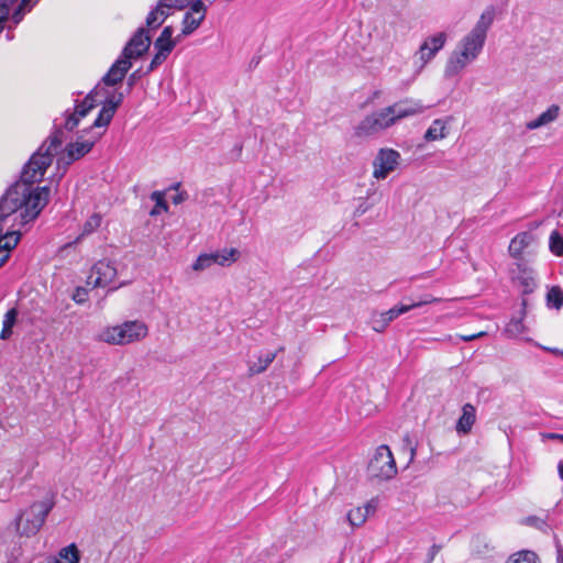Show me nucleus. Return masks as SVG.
I'll use <instances>...</instances> for the list:
<instances>
[{
	"label": "nucleus",
	"instance_id": "f257e3e1",
	"mask_svg": "<svg viewBox=\"0 0 563 563\" xmlns=\"http://www.w3.org/2000/svg\"><path fill=\"white\" fill-rule=\"evenodd\" d=\"M63 129L54 126V131L24 165L20 179L12 184L0 198V232L3 222L13 218V227L23 228L33 222L49 201L48 186L35 187L42 180L46 169L53 162L54 154L63 143Z\"/></svg>",
	"mask_w": 563,
	"mask_h": 563
},
{
	"label": "nucleus",
	"instance_id": "f03ea898",
	"mask_svg": "<svg viewBox=\"0 0 563 563\" xmlns=\"http://www.w3.org/2000/svg\"><path fill=\"white\" fill-rule=\"evenodd\" d=\"M494 18L495 9L490 5L481 14L471 32L461 40L459 49L452 53L445 66L444 74L446 77L459 75L470 63L476 59L484 47L487 31L493 24Z\"/></svg>",
	"mask_w": 563,
	"mask_h": 563
},
{
	"label": "nucleus",
	"instance_id": "7ed1b4c3",
	"mask_svg": "<svg viewBox=\"0 0 563 563\" xmlns=\"http://www.w3.org/2000/svg\"><path fill=\"white\" fill-rule=\"evenodd\" d=\"M151 45V36L144 27H139L125 44L119 58L112 64L108 73L102 77V82L108 86L121 84L132 67L131 59H136L145 54Z\"/></svg>",
	"mask_w": 563,
	"mask_h": 563
},
{
	"label": "nucleus",
	"instance_id": "20e7f679",
	"mask_svg": "<svg viewBox=\"0 0 563 563\" xmlns=\"http://www.w3.org/2000/svg\"><path fill=\"white\" fill-rule=\"evenodd\" d=\"M54 506L55 501L51 497L42 501H35L27 509L21 510L14 519L16 533L24 537L36 534Z\"/></svg>",
	"mask_w": 563,
	"mask_h": 563
},
{
	"label": "nucleus",
	"instance_id": "39448f33",
	"mask_svg": "<svg viewBox=\"0 0 563 563\" xmlns=\"http://www.w3.org/2000/svg\"><path fill=\"white\" fill-rule=\"evenodd\" d=\"M147 332L143 321L132 320L106 328L98 334V340L112 345H126L144 339Z\"/></svg>",
	"mask_w": 563,
	"mask_h": 563
},
{
	"label": "nucleus",
	"instance_id": "423d86ee",
	"mask_svg": "<svg viewBox=\"0 0 563 563\" xmlns=\"http://www.w3.org/2000/svg\"><path fill=\"white\" fill-rule=\"evenodd\" d=\"M104 131V129L102 132L97 131V129H91V125L88 129L80 131L77 141L67 144L65 151L58 157V166L64 165L67 167L75 161L88 154L92 150L93 145L101 139Z\"/></svg>",
	"mask_w": 563,
	"mask_h": 563
},
{
	"label": "nucleus",
	"instance_id": "0eeeda50",
	"mask_svg": "<svg viewBox=\"0 0 563 563\" xmlns=\"http://www.w3.org/2000/svg\"><path fill=\"white\" fill-rule=\"evenodd\" d=\"M100 85V93L104 99L101 101L102 108L100 109L98 117L91 124V129H104L110 124L113 119L118 108L121 106L124 99V95L118 90L108 89V85L102 82V79L99 81Z\"/></svg>",
	"mask_w": 563,
	"mask_h": 563
},
{
	"label": "nucleus",
	"instance_id": "6e6552de",
	"mask_svg": "<svg viewBox=\"0 0 563 563\" xmlns=\"http://www.w3.org/2000/svg\"><path fill=\"white\" fill-rule=\"evenodd\" d=\"M367 473L371 478L378 481H388L397 474L394 455L387 445L383 444L376 449L368 463Z\"/></svg>",
	"mask_w": 563,
	"mask_h": 563
},
{
	"label": "nucleus",
	"instance_id": "1a4fd4ad",
	"mask_svg": "<svg viewBox=\"0 0 563 563\" xmlns=\"http://www.w3.org/2000/svg\"><path fill=\"white\" fill-rule=\"evenodd\" d=\"M395 124L388 107L365 117L355 128V135L363 137L379 133Z\"/></svg>",
	"mask_w": 563,
	"mask_h": 563
},
{
	"label": "nucleus",
	"instance_id": "9d476101",
	"mask_svg": "<svg viewBox=\"0 0 563 563\" xmlns=\"http://www.w3.org/2000/svg\"><path fill=\"white\" fill-rule=\"evenodd\" d=\"M238 255L239 252L235 249H224L213 253H203L197 257L191 267L196 272H201L214 264L224 266L235 262L238 260Z\"/></svg>",
	"mask_w": 563,
	"mask_h": 563
},
{
	"label": "nucleus",
	"instance_id": "9b49d317",
	"mask_svg": "<svg viewBox=\"0 0 563 563\" xmlns=\"http://www.w3.org/2000/svg\"><path fill=\"white\" fill-rule=\"evenodd\" d=\"M400 154L393 148H380L377 153L373 166V176L376 179H385L399 164Z\"/></svg>",
	"mask_w": 563,
	"mask_h": 563
},
{
	"label": "nucleus",
	"instance_id": "f8f14e48",
	"mask_svg": "<svg viewBox=\"0 0 563 563\" xmlns=\"http://www.w3.org/2000/svg\"><path fill=\"white\" fill-rule=\"evenodd\" d=\"M189 9L186 11L183 18L181 35L188 36L192 34L203 22L207 13V7L202 0H194L188 5Z\"/></svg>",
	"mask_w": 563,
	"mask_h": 563
},
{
	"label": "nucleus",
	"instance_id": "ddd939ff",
	"mask_svg": "<svg viewBox=\"0 0 563 563\" xmlns=\"http://www.w3.org/2000/svg\"><path fill=\"white\" fill-rule=\"evenodd\" d=\"M117 276V268L109 261H99L92 268L89 276L88 284H92L95 287H106Z\"/></svg>",
	"mask_w": 563,
	"mask_h": 563
},
{
	"label": "nucleus",
	"instance_id": "4468645a",
	"mask_svg": "<svg viewBox=\"0 0 563 563\" xmlns=\"http://www.w3.org/2000/svg\"><path fill=\"white\" fill-rule=\"evenodd\" d=\"M388 109L396 123L401 119L422 113L426 107L418 100L405 99L388 106Z\"/></svg>",
	"mask_w": 563,
	"mask_h": 563
},
{
	"label": "nucleus",
	"instance_id": "2eb2a0df",
	"mask_svg": "<svg viewBox=\"0 0 563 563\" xmlns=\"http://www.w3.org/2000/svg\"><path fill=\"white\" fill-rule=\"evenodd\" d=\"M446 42V34L440 32L435 35L428 37L419 48V57L422 62V66L431 60L435 54L442 49Z\"/></svg>",
	"mask_w": 563,
	"mask_h": 563
},
{
	"label": "nucleus",
	"instance_id": "dca6fc26",
	"mask_svg": "<svg viewBox=\"0 0 563 563\" xmlns=\"http://www.w3.org/2000/svg\"><path fill=\"white\" fill-rule=\"evenodd\" d=\"M438 301L437 298L430 296V295H426L423 296V298L419 301H412L410 303H400V305H396L395 307L390 308L389 310L380 313V318L384 319L388 324L395 320L396 318H398L399 316L415 309V308H418V307H422L424 305H428V303H432V302H435Z\"/></svg>",
	"mask_w": 563,
	"mask_h": 563
},
{
	"label": "nucleus",
	"instance_id": "f3484780",
	"mask_svg": "<svg viewBox=\"0 0 563 563\" xmlns=\"http://www.w3.org/2000/svg\"><path fill=\"white\" fill-rule=\"evenodd\" d=\"M176 45L177 42H168L163 41L162 38H156L154 42V49L156 51V53L153 56L146 73H151L158 66H161L167 59V57L173 52Z\"/></svg>",
	"mask_w": 563,
	"mask_h": 563
},
{
	"label": "nucleus",
	"instance_id": "a211bd4d",
	"mask_svg": "<svg viewBox=\"0 0 563 563\" xmlns=\"http://www.w3.org/2000/svg\"><path fill=\"white\" fill-rule=\"evenodd\" d=\"M536 241L534 235L531 232L525 231L518 233L510 241L508 252L514 258H521L523 251L529 247Z\"/></svg>",
	"mask_w": 563,
	"mask_h": 563
},
{
	"label": "nucleus",
	"instance_id": "6ab92c4d",
	"mask_svg": "<svg viewBox=\"0 0 563 563\" xmlns=\"http://www.w3.org/2000/svg\"><path fill=\"white\" fill-rule=\"evenodd\" d=\"M173 10L165 7V2L157 1V4L148 12L145 23L150 29L159 27L165 20L173 14Z\"/></svg>",
	"mask_w": 563,
	"mask_h": 563
},
{
	"label": "nucleus",
	"instance_id": "aec40b11",
	"mask_svg": "<svg viewBox=\"0 0 563 563\" xmlns=\"http://www.w3.org/2000/svg\"><path fill=\"white\" fill-rule=\"evenodd\" d=\"M516 266L518 269V274L516 275L515 279L523 288V294H531L537 287L533 271L529 268L526 264L520 262L517 263Z\"/></svg>",
	"mask_w": 563,
	"mask_h": 563
},
{
	"label": "nucleus",
	"instance_id": "412c9836",
	"mask_svg": "<svg viewBox=\"0 0 563 563\" xmlns=\"http://www.w3.org/2000/svg\"><path fill=\"white\" fill-rule=\"evenodd\" d=\"M21 239V232L11 231L0 235V267L7 262L10 251L16 246Z\"/></svg>",
	"mask_w": 563,
	"mask_h": 563
},
{
	"label": "nucleus",
	"instance_id": "4be33fe9",
	"mask_svg": "<svg viewBox=\"0 0 563 563\" xmlns=\"http://www.w3.org/2000/svg\"><path fill=\"white\" fill-rule=\"evenodd\" d=\"M476 420V409L472 404H465L462 408V415L456 423V431L466 434L472 430Z\"/></svg>",
	"mask_w": 563,
	"mask_h": 563
},
{
	"label": "nucleus",
	"instance_id": "5701e85b",
	"mask_svg": "<svg viewBox=\"0 0 563 563\" xmlns=\"http://www.w3.org/2000/svg\"><path fill=\"white\" fill-rule=\"evenodd\" d=\"M100 89V85H97L82 101H76L75 112L79 117L85 118L97 106Z\"/></svg>",
	"mask_w": 563,
	"mask_h": 563
},
{
	"label": "nucleus",
	"instance_id": "b1692460",
	"mask_svg": "<svg viewBox=\"0 0 563 563\" xmlns=\"http://www.w3.org/2000/svg\"><path fill=\"white\" fill-rule=\"evenodd\" d=\"M560 113V107L556 104H552L544 112H542L537 119L529 121L527 123L528 130H536L543 125H547L553 121H555Z\"/></svg>",
	"mask_w": 563,
	"mask_h": 563
},
{
	"label": "nucleus",
	"instance_id": "393cba45",
	"mask_svg": "<svg viewBox=\"0 0 563 563\" xmlns=\"http://www.w3.org/2000/svg\"><path fill=\"white\" fill-rule=\"evenodd\" d=\"M284 351V347L280 346L276 352H268L266 354H260L257 356L256 362H253L249 366L250 375H257L267 369V367L274 362L277 356V353Z\"/></svg>",
	"mask_w": 563,
	"mask_h": 563
},
{
	"label": "nucleus",
	"instance_id": "a878e982",
	"mask_svg": "<svg viewBox=\"0 0 563 563\" xmlns=\"http://www.w3.org/2000/svg\"><path fill=\"white\" fill-rule=\"evenodd\" d=\"M446 123L448 122L442 119L434 120L430 128L426 131L424 140L430 142L444 139L448 134Z\"/></svg>",
	"mask_w": 563,
	"mask_h": 563
},
{
	"label": "nucleus",
	"instance_id": "bb28decb",
	"mask_svg": "<svg viewBox=\"0 0 563 563\" xmlns=\"http://www.w3.org/2000/svg\"><path fill=\"white\" fill-rule=\"evenodd\" d=\"M18 318V310L12 308L7 311L3 319L2 331L0 333L1 340H8L12 335V328L14 327Z\"/></svg>",
	"mask_w": 563,
	"mask_h": 563
},
{
	"label": "nucleus",
	"instance_id": "cd10ccee",
	"mask_svg": "<svg viewBox=\"0 0 563 563\" xmlns=\"http://www.w3.org/2000/svg\"><path fill=\"white\" fill-rule=\"evenodd\" d=\"M151 200L155 202L154 208L150 211L151 217H156L161 214L162 212H167L169 207L165 200V192L164 191H153L150 196Z\"/></svg>",
	"mask_w": 563,
	"mask_h": 563
},
{
	"label": "nucleus",
	"instance_id": "c85d7f7f",
	"mask_svg": "<svg viewBox=\"0 0 563 563\" xmlns=\"http://www.w3.org/2000/svg\"><path fill=\"white\" fill-rule=\"evenodd\" d=\"M372 507L368 505L365 509L362 508H355L347 512V520L352 527H360L363 525L367 518V515L369 514V510Z\"/></svg>",
	"mask_w": 563,
	"mask_h": 563
},
{
	"label": "nucleus",
	"instance_id": "c756f323",
	"mask_svg": "<svg viewBox=\"0 0 563 563\" xmlns=\"http://www.w3.org/2000/svg\"><path fill=\"white\" fill-rule=\"evenodd\" d=\"M38 0H21L19 5L16 7V9L13 11L12 13V22L16 25L19 24L26 12L31 11V9L33 8V5L37 2Z\"/></svg>",
	"mask_w": 563,
	"mask_h": 563
},
{
	"label": "nucleus",
	"instance_id": "7c9ffc66",
	"mask_svg": "<svg viewBox=\"0 0 563 563\" xmlns=\"http://www.w3.org/2000/svg\"><path fill=\"white\" fill-rule=\"evenodd\" d=\"M38 0H21L19 5L16 7V9L13 11L12 13V22L16 25L19 24L26 12L31 11V9L33 8V5L37 2Z\"/></svg>",
	"mask_w": 563,
	"mask_h": 563
},
{
	"label": "nucleus",
	"instance_id": "2f4dec72",
	"mask_svg": "<svg viewBox=\"0 0 563 563\" xmlns=\"http://www.w3.org/2000/svg\"><path fill=\"white\" fill-rule=\"evenodd\" d=\"M549 249L556 256H563V235L554 230L549 238Z\"/></svg>",
	"mask_w": 563,
	"mask_h": 563
},
{
	"label": "nucleus",
	"instance_id": "473e14b6",
	"mask_svg": "<svg viewBox=\"0 0 563 563\" xmlns=\"http://www.w3.org/2000/svg\"><path fill=\"white\" fill-rule=\"evenodd\" d=\"M547 299H548V303L550 306L554 307L555 309L562 308L563 307V290L558 286L552 287L547 295Z\"/></svg>",
	"mask_w": 563,
	"mask_h": 563
},
{
	"label": "nucleus",
	"instance_id": "72a5a7b5",
	"mask_svg": "<svg viewBox=\"0 0 563 563\" xmlns=\"http://www.w3.org/2000/svg\"><path fill=\"white\" fill-rule=\"evenodd\" d=\"M507 563H538V558L531 551H521L510 556Z\"/></svg>",
	"mask_w": 563,
	"mask_h": 563
},
{
	"label": "nucleus",
	"instance_id": "f704fd0d",
	"mask_svg": "<svg viewBox=\"0 0 563 563\" xmlns=\"http://www.w3.org/2000/svg\"><path fill=\"white\" fill-rule=\"evenodd\" d=\"M523 523L527 526L533 527V528H536L542 532H545V533L549 530H551L550 523L545 519L537 517V516H529V517L525 518Z\"/></svg>",
	"mask_w": 563,
	"mask_h": 563
},
{
	"label": "nucleus",
	"instance_id": "c9c22d12",
	"mask_svg": "<svg viewBox=\"0 0 563 563\" xmlns=\"http://www.w3.org/2000/svg\"><path fill=\"white\" fill-rule=\"evenodd\" d=\"M101 216L98 213H93L84 224V233L90 234L96 231L101 225Z\"/></svg>",
	"mask_w": 563,
	"mask_h": 563
},
{
	"label": "nucleus",
	"instance_id": "e433bc0d",
	"mask_svg": "<svg viewBox=\"0 0 563 563\" xmlns=\"http://www.w3.org/2000/svg\"><path fill=\"white\" fill-rule=\"evenodd\" d=\"M18 0H0V32L3 29V22L9 16L11 7Z\"/></svg>",
	"mask_w": 563,
	"mask_h": 563
},
{
	"label": "nucleus",
	"instance_id": "4c0bfd02",
	"mask_svg": "<svg viewBox=\"0 0 563 563\" xmlns=\"http://www.w3.org/2000/svg\"><path fill=\"white\" fill-rule=\"evenodd\" d=\"M523 329H525V327H523V323H522L521 319H511L507 323L505 331L509 335H518V334L523 332Z\"/></svg>",
	"mask_w": 563,
	"mask_h": 563
},
{
	"label": "nucleus",
	"instance_id": "58836bf2",
	"mask_svg": "<svg viewBox=\"0 0 563 563\" xmlns=\"http://www.w3.org/2000/svg\"><path fill=\"white\" fill-rule=\"evenodd\" d=\"M81 119L82 118L79 117L76 112H74L73 114H68L64 123V129H66L67 131H73L75 128L78 126Z\"/></svg>",
	"mask_w": 563,
	"mask_h": 563
},
{
	"label": "nucleus",
	"instance_id": "ea45409f",
	"mask_svg": "<svg viewBox=\"0 0 563 563\" xmlns=\"http://www.w3.org/2000/svg\"><path fill=\"white\" fill-rule=\"evenodd\" d=\"M173 33H174L173 26L167 25L163 29L162 33L159 34V36L157 38H162L163 41H168V42H177V40H173Z\"/></svg>",
	"mask_w": 563,
	"mask_h": 563
},
{
	"label": "nucleus",
	"instance_id": "a19ab883",
	"mask_svg": "<svg viewBox=\"0 0 563 563\" xmlns=\"http://www.w3.org/2000/svg\"><path fill=\"white\" fill-rule=\"evenodd\" d=\"M73 299L77 302V303H82L86 301L87 299V290L85 288H81V287H78L75 291V294L73 295Z\"/></svg>",
	"mask_w": 563,
	"mask_h": 563
},
{
	"label": "nucleus",
	"instance_id": "79ce46f5",
	"mask_svg": "<svg viewBox=\"0 0 563 563\" xmlns=\"http://www.w3.org/2000/svg\"><path fill=\"white\" fill-rule=\"evenodd\" d=\"M441 550V545L439 544H433L430 549H429V552L427 554V560H426V563H432L435 555L440 552Z\"/></svg>",
	"mask_w": 563,
	"mask_h": 563
},
{
	"label": "nucleus",
	"instance_id": "37998d69",
	"mask_svg": "<svg viewBox=\"0 0 563 563\" xmlns=\"http://www.w3.org/2000/svg\"><path fill=\"white\" fill-rule=\"evenodd\" d=\"M188 194L187 191H178L176 195H174L172 197V201L174 205H180L183 203L184 201H186L188 199Z\"/></svg>",
	"mask_w": 563,
	"mask_h": 563
},
{
	"label": "nucleus",
	"instance_id": "c03bdc74",
	"mask_svg": "<svg viewBox=\"0 0 563 563\" xmlns=\"http://www.w3.org/2000/svg\"><path fill=\"white\" fill-rule=\"evenodd\" d=\"M388 325V323L380 318V320H375L373 324V330L376 332H382L385 330V328Z\"/></svg>",
	"mask_w": 563,
	"mask_h": 563
},
{
	"label": "nucleus",
	"instance_id": "a18cd8bd",
	"mask_svg": "<svg viewBox=\"0 0 563 563\" xmlns=\"http://www.w3.org/2000/svg\"><path fill=\"white\" fill-rule=\"evenodd\" d=\"M16 473H18L16 470H9L10 478L8 479V483H5L7 479H3V484L2 485L5 486L9 492L12 490V488H13L12 482H13V477H14V475Z\"/></svg>",
	"mask_w": 563,
	"mask_h": 563
},
{
	"label": "nucleus",
	"instance_id": "49530a36",
	"mask_svg": "<svg viewBox=\"0 0 563 563\" xmlns=\"http://www.w3.org/2000/svg\"><path fill=\"white\" fill-rule=\"evenodd\" d=\"M485 334V332H478V333H475V334H472V335H461V339L462 341L464 342H470L476 338H481Z\"/></svg>",
	"mask_w": 563,
	"mask_h": 563
},
{
	"label": "nucleus",
	"instance_id": "de8ad7c7",
	"mask_svg": "<svg viewBox=\"0 0 563 563\" xmlns=\"http://www.w3.org/2000/svg\"><path fill=\"white\" fill-rule=\"evenodd\" d=\"M367 211V206L365 203H361L354 211V217H361Z\"/></svg>",
	"mask_w": 563,
	"mask_h": 563
},
{
	"label": "nucleus",
	"instance_id": "09e8293b",
	"mask_svg": "<svg viewBox=\"0 0 563 563\" xmlns=\"http://www.w3.org/2000/svg\"><path fill=\"white\" fill-rule=\"evenodd\" d=\"M556 553H558V563H563V549L562 545L558 542L556 543Z\"/></svg>",
	"mask_w": 563,
	"mask_h": 563
},
{
	"label": "nucleus",
	"instance_id": "8fccbe9b",
	"mask_svg": "<svg viewBox=\"0 0 563 563\" xmlns=\"http://www.w3.org/2000/svg\"><path fill=\"white\" fill-rule=\"evenodd\" d=\"M136 78H137V71H134L133 74H131V76L129 77V81H128L129 88L133 87Z\"/></svg>",
	"mask_w": 563,
	"mask_h": 563
},
{
	"label": "nucleus",
	"instance_id": "3c124183",
	"mask_svg": "<svg viewBox=\"0 0 563 563\" xmlns=\"http://www.w3.org/2000/svg\"><path fill=\"white\" fill-rule=\"evenodd\" d=\"M41 563H59V560L54 556H48L45 560H43Z\"/></svg>",
	"mask_w": 563,
	"mask_h": 563
},
{
	"label": "nucleus",
	"instance_id": "603ef678",
	"mask_svg": "<svg viewBox=\"0 0 563 563\" xmlns=\"http://www.w3.org/2000/svg\"><path fill=\"white\" fill-rule=\"evenodd\" d=\"M545 350L551 352V353H553V354H555V355H562L563 354V352H561L559 349H555V347H553V349L548 347Z\"/></svg>",
	"mask_w": 563,
	"mask_h": 563
},
{
	"label": "nucleus",
	"instance_id": "864d4df0",
	"mask_svg": "<svg viewBox=\"0 0 563 563\" xmlns=\"http://www.w3.org/2000/svg\"><path fill=\"white\" fill-rule=\"evenodd\" d=\"M558 470L560 478L563 481V460L559 463Z\"/></svg>",
	"mask_w": 563,
	"mask_h": 563
},
{
	"label": "nucleus",
	"instance_id": "5fc2aeb1",
	"mask_svg": "<svg viewBox=\"0 0 563 563\" xmlns=\"http://www.w3.org/2000/svg\"><path fill=\"white\" fill-rule=\"evenodd\" d=\"M180 183L173 184L168 189L179 191Z\"/></svg>",
	"mask_w": 563,
	"mask_h": 563
},
{
	"label": "nucleus",
	"instance_id": "6e6d98bb",
	"mask_svg": "<svg viewBox=\"0 0 563 563\" xmlns=\"http://www.w3.org/2000/svg\"><path fill=\"white\" fill-rule=\"evenodd\" d=\"M550 438L552 439H559L563 442V434H559V433H552L550 434Z\"/></svg>",
	"mask_w": 563,
	"mask_h": 563
},
{
	"label": "nucleus",
	"instance_id": "4d7b16f0",
	"mask_svg": "<svg viewBox=\"0 0 563 563\" xmlns=\"http://www.w3.org/2000/svg\"><path fill=\"white\" fill-rule=\"evenodd\" d=\"M415 455H416V448L411 446L410 448V461L413 460Z\"/></svg>",
	"mask_w": 563,
	"mask_h": 563
},
{
	"label": "nucleus",
	"instance_id": "13d9d810",
	"mask_svg": "<svg viewBox=\"0 0 563 563\" xmlns=\"http://www.w3.org/2000/svg\"><path fill=\"white\" fill-rule=\"evenodd\" d=\"M7 498H8V493H7V494H4V496H3V497H1V496H0V500H7Z\"/></svg>",
	"mask_w": 563,
	"mask_h": 563
}]
</instances>
